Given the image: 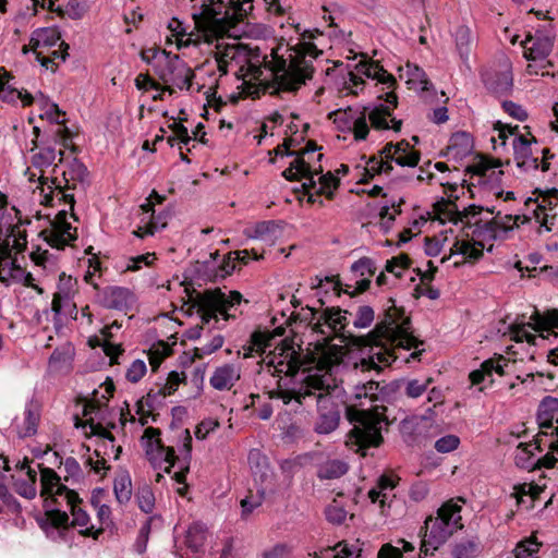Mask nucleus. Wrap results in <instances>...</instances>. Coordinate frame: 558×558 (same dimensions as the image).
Here are the masks:
<instances>
[{"label":"nucleus","mask_w":558,"mask_h":558,"mask_svg":"<svg viewBox=\"0 0 558 558\" xmlns=\"http://www.w3.org/2000/svg\"><path fill=\"white\" fill-rule=\"evenodd\" d=\"M508 365V360L504 356H498L496 360L489 359L484 361L481 364L478 369H474L470 373L469 379L471 381V386H478L488 380L489 384H493V373H497L499 375H504V368Z\"/></svg>","instance_id":"c9c22d12"},{"label":"nucleus","mask_w":558,"mask_h":558,"mask_svg":"<svg viewBox=\"0 0 558 558\" xmlns=\"http://www.w3.org/2000/svg\"><path fill=\"white\" fill-rule=\"evenodd\" d=\"M283 332V327H277L272 332L268 330L255 331L251 337L248 353H245L244 355L251 356L253 353L263 354L268 348L275 345V349L269 351L263 359L267 372L275 376H280L281 374L286 376L296 375L299 373L301 362L292 342L284 339L280 344H277L275 341L276 337L282 336Z\"/></svg>","instance_id":"39448f33"},{"label":"nucleus","mask_w":558,"mask_h":558,"mask_svg":"<svg viewBox=\"0 0 558 558\" xmlns=\"http://www.w3.org/2000/svg\"><path fill=\"white\" fill-rule=\"evenodd\" d=\"M408 68V83L412 85L413 88L420 89V90H429L432 87V84L424 72L423 69L418 68L417 65H407Z\"/></svg>","instance_id":"13d9d810"},{"label":"nucleus","mask_w":558,"mask_h":558,"mask_svg":"<svg viewBox=\"0 0 558 558\" xmlns=\"http://www.w3.org/2000/svg\"><path fill=\"white\" fill-rule=\"evenodd\" d=\"M0 99L8 104L27 105L31 100V94L25 89H16L9 84V81L0 75Z\"/></svg>","instance_id":"49530a36"},{"label":"nucleus","mask_w":558,"mask_h":558,"mask_svg":"<svg viewBox=\"0 0 558 558\" xmlns=\"http://www.w3.org/2000/svg\"><path fill=\"white\" fill-rule=\"evenodd\" d=\"M349 465L341 459H328L318 465L317 476L320 480H335L344 475Z\"/></svg>","instance_id":"37998d69"},{"label":"nucleus","mask_w":558,"mask_h":558,"mask_svg":"<svg viewBox=\"0 0 558 558\" xmlns=\"http://www.w3.org/2000/svg\"><path fill=\"white\" fill-rule=\"evenodd\" d=\"M234 47L232 44L221 46L217 45L216 63L221 75L227 74L229 69H233Z\"/></svg>","instance_id":"6e6d98bb"},{"label":"nucleus","mask_w":558,"mask_h":558,"mask_svg":"<svg viewBox=\"0 0 558 558\" xmlns=\"http://www.w3.org/2000/svg\"><path fill=\"white\" fill-rule=\"evenodd\" d=\"M410 266V258L400 254L399 256L392 257L390 260H386V272L393 274L397 278L402 277V272L408 270Z\"/></svg>","instance_id":"0e129e2a"},{"label":"nucleus","mask_w":558,"mask_h":558,"mask_svg":"<svg viewBox=\"0 0 558 558\" xmlns=\"http://www.w3.org/2000/svg\"><path fill=\"white\" fill-rule=\"evenodd\" d=\"M267 495L266 488H257L241 500L242 517L247 518L255 509L262 506Z\"/></svg>","instance_id":"4d7b16f0"},{"label":"nucleus","mask_w":558,"mask_h":558,"mask_svg":"<svg viewBox=\"0 0 558 558\" xmlns=\"http://www.w3.org/2000/svg\"><path fill=\"white\" fill-rule=\"evenodd\" d=\"M74 219L73 214H69L65 209H61L49 221V226L40 231L44 241L52 248L63 250L72 244L76 239V228H74L69 219Z\"/></svg>","instance_id":"f3484780"},{"label":"nucleus","mask_w":558,"mask_h":558,"mask_svg":"<svg viewBox=\"0 0 558 558\" xmlns=\"http://www.w3.org/2000/svg\"><path fill=\"white\" fill-rule=\"evenodd\" d=\"M105 490L101 488L95 489L92 496V505L96 509L97 518L99 520L100 526L97 529L99 530V534L101 531L106 527H109L113 524L112 517H111V508L106 505L101 504L99 500V495H104Z\"/></svg>","instance_id":"864d4df0"},{"label":"nucleus","mask_w":558,"mask_h":558,"mask_svg":"<svg viewBox=\"0 0 558 558\" xmlns=\"http://www.w3.org/2000/svg\"><path fill=\"white\" fill-rule=\"evenodd\" d=\"M317 150L314 144L308 143L304 149L292 153L287 142L275 149L276 155L294 156L282 175L289 181L304 180L303 187L306 190L310 203L318 202L319 195L331 198L339 184L338 178L331 172L323 174L319 163L323 154Z\"/></svg>","instance_id":"7ed1b4c3"},{"label":"nucleus","mask_w":558,"mask_h":558,"mask_svg":"<svg viewBox=\"0 0 558 558\" xmlns=\"http://www.w3.org/2000/svg\"><path fill=\"white\" fill-rule=\"evenodd\" d=\"M432 383V379L428 378L425 381H420L417 379H412L409 381L404 380H396L386 385V397L390 392H395L401 388V386H405V393L410 398H418L423 395V392L427 389L428 385Z\"/></svg>","instance_id":"c03bdc74"},{"label":"nucleus","mask_w":558,"mask_h":558,"mask_svg":"<svg viewBox=\"0 0 558 558\" xmlns=\"http://www.w3.org/2000/svg\"><path fill=\"white\" fill-rule=\"evenodd\" d=\"M482 78L486 88L498 96L509 94L513 87L512 68L508 60L485 71Z\"/></svg>","instance_id":"393cba45"},{"label":"nucleus","mask_w":558,"mask_h":558,"mask_svg":"<svg viewBox=\"0 0 558 558\" xmlns=\"http://www.w3.org/2000/svg\"><path fill=\"white\" fill-rule=\"evenodd\" d=\"M481 551L478 537L471 536L456 542L451 554L453 558H475Z\"/></svg>","instance_id":"a18cd8bd"},{"label":"nucleus","mask_w":558,"mask_h":558,"mask_svg":"<svg viewBox=\"0 0 558 558\" xmlns=\"http://www.w3.org/2000/svg\"><path fill=\"white\" fill-rule=\"evenodd\" d=\"M284 35L282 41L271 51L269 69L274 80V93L295 92L313 74V60L322 51L311 41L313 34L304 29L292 16L281 26Z\"/></svg>","instance_id":"f257e3e1"},{"label":"nucleus","mask_w":558,"mask_h":558,"mask_svg":"<svg viewBox=\"0 0 558 558\" xmlns=\"http://www.w3.org/2000/svg\"><path fill=\"white\" fill-rule=\"evenodd\" d=\"M384 150H379V159L376 157L369 158L365 161V165L361 168L356 167V178L359 183H366L372 180L375 175L380 174L384 168Z\"/></svg>","instance_id":"8fccbe9b"},{"label":"nucleus","mask_w":558,"mask_h":558,"mask_svg":"<svg viewBox=\"0 0 558 558\" xmlns=\"http://www.w3.org/2000/svg\"><path fill=\"white\" fill-rule=\"evenodd\" d=\"M483 244L480 242H470L457 240L451 248L453 254H460L465 260H477L483 255Z\"/></svg>","instance_id":"603ef678"},{"label":"nucleus","mask_w":558,"mask_h":558,"mask_svg":"<svg viewBox=\"0 0 558 558\" xmlns=\"http://www.w3.org/2000/svg\"><path fill=\"white\" fill-rule=\"evenodd\" d=\"M362 364L368 369H381L384 362V323L378 322L374 331L359 339Z\"/></svg>","instance_id":"412c9836"},{"label":"nucleus","mask_w":558,"mask_h":558,"mask_svg":"<svg viewBox=\"0 0 558 558\" xmlns=\"http://www.w3.org/2000/svg\"><path fill=\"white\" fill-rule=\"evenodd\" d=\"M138 508L145 513H151L155 508V495L148 485L140 487L135 494Z\"/></svg>","instance_id":"052dcab7"},{"label":"nucleus","mask_w":558,"mask_h":558,"mask_svg":"<svg viewBox=\"0 0 558 558\" xmlns=\"http://www.w3.org/2000/svg\"><path fill=\"white\" fill-rule=\"evenodd\" d=\"M527 328L541 332V337L547 338L549 330L558 328V310H549L545 313H539L537 310L531 315V322H515L510 326L511 339L515 342L526 341L530 344H535L536 336L531 333Z\"/></svg>","instance_id":"dca6fc26"},{"label":"nucleus","mask_w":558,"mask_h":558,"mask_svg":"<svg viewBox=\"0 0 558 558\" xmlns=\"http://www.w3.org/2000/svg\"><path fill=\"white\" fill-rule=\"evenodd\" d=\"M147 373V365L144 360L136 359L134 360L125 372V378L130 383H138Z\"/></svg>","instance_id":"69168bd1"},{"label":"nucleus","mask_w":558,"mask_h":558,"mask_svg":"<svg viewBox=\"0 0 558 558\" xmlns=\"http://www.w3.org/2000/svg\"><path fill=\"white\" fill-rule=\"evenodd\" d=\"M348 312L340 308H326L318 314V322L323 323L324 335L339 333L348 325Z\"/></svg>","instance_id":"58836bf2"},{"label":"nucleus","mask_w":558,"mask_h":558,"mask_svg":"<svg viewBox=\"0 0 558 558\" xmlns=\"http://www.w3.org/2000/svg\"><path fill=\"white\" fill-rule=\"evenodd\" d=\"M542 544L535 535H531L520 541L513 549L514 558H538Z\"/></svg>","instance_id":"5fc2aeb1"},{"label":"nucleus","mask_w":558,"mask_h":558,"mask_svg":"<svg viewBox=\"0 0 558 558\" xmlns=\"http://www.w3.org/2000/svg\"><path fill=\"white\" fill-rule=\"evenodd\" d=\"M59 162L53 168V180L51 181L52 187H56L61 182V187L64 192L75 189L78 183H83L87 177L86 167L76 158H64L63 151L59 150Z\"/></svg>","instance_id":"6ab92c4d"},{"label":"nucleus","mask_w":558,"mask_h":558,"mask_svg":"<svg viewBox=\"0 0 558 558\" xmlns=\"http://www.w3.org/2000/svg\"><path fill=\"white\" fill-rule=\"evenodd\" d=\"M463 504L465 500L461 497L451 498L438 508L435 517L429 515L425 520L421 541V550L425 555L438 549L453 533L463 529L461 515Z\"/></svg>","instance_id":"6e6552de"},{"label":"nucleus","mask_w":558,"mask_h":558,"mask_svg":"<svg viewBox=\"0 0 558 558\" xmlns=\"http://www.w3.org/2000/svg\"><path fill=\"white\" fill-rule=\"evenodd\" d=\"M386 174L392 169L391 163L395 162L401 167L413 168L420 160L417 151L413 150L409 143L401 141L397 144H386Z\"/></svg>","instance_id":"c85d7f7f"},{"label":"nucleus","mask_w":558,"mask_h":558,"mask_svg":"<svg viewBox=\"0 0 558 558\" xmlns=\"http://www.w3.org/2000/svg\"><path fill=\"white\" fill-rule=\"evenodd\" d=\"M113 381L108 379L94 389L92 398L84 405V416L87 417V424L84 428L89 429V432H85L86 434L98 438L94 453L117 460L121 453V447L114 444L112 434L100 422H97L98 418H104L107 412V402L113 396Z\"/></svg>","instance_id":"0eeeda50"},{"label":"nucleus","mask_w":558,"mask_h":558,"mask_svg":"<svg viewBox=\"0 0 558 558\" xmlns=\"http://www.w3.org/2000/svg\"><path fill=\"white\" fill-rule=\"evenodd\" d=\"M76 280L71 276L61 274L57 286V292L53 295L52 308L56 312H61L65 302L71 300L75 293Z\"/></svg>","instance_id":"ea45409f"},{"label":"nucleus","mask_w":558,"mask_h":558,"mask_svg":"<svg viewBox=\"0 0 558 558\" xmlns=\"http://www.w3.org/2000/svg\"><path fill=\"white\" fill-rule=\"evenodd\" d=\"M160 432L154 427L144 429L141 438L145 453L154 468L162 469L166 473H170L171 469L178 464L179 470L174 472L173 478L182 486L177 492L183 496L186 492L185 478L190 470L192 437L187 429L181 433L182 447L179 449L180 454H175V450L171 446H165L160 439Z\"/></svg>","instance_id":"20e7f679"},{"label":"nucleus","mask_w":558,"mask_h":558,"mask_svg":"<svg viewBox=\"0 0 558 558\" xmlns=\"http://www.w3.org/2000/svg\"><path fill=\"white\" fill-rule=\"evenodd\" d=\"M495 130L499 132L498 136L501 140L502 145L506 144V140L509 135H514L512 146L518 168L525 172L534 171L539 168L542 171L548 170L549 163L546 159L544 158L542 162H539L538 157L533 155L532 141L521 134L514 133L518 130V125L512 128L511 125L504 124L498 121L495 124Z\"/></svg>","instance_id":"2eb2a0df"},{"label":"nucleus","mask_w":558,"mask_h":558,"mask_svg":"<svg viewBox=\"0 0 558 558\" xmlns=\"http://www.w3.org/2000/svg\"><path fill=\"white\" fill-rule=\"evenodd\" d=\"M242 301V295L238 291L222 292L217 289L214 291H206L197 300L198 314L202 322L210 324L211 320L219 323V319L228 320L233 316L230 311L239 305Z\"/></svg>","instance_id":"ddd939ff"},{"label":"nucleus","mask_w":558,"mask_h":558,"mask_svg":"<svg viewBox=\"0 0 558 558\" xmlns=\"http://www.w3.org/2000/svg\"><path fill=\"white\" fill-rule=\"evenodd\" d=\"M74 347L71 343H64L58 347L49 359V367L54 372L69 369L74 359Z\"/></svg>","instance_id":"a19ab883"},{"label":"nucleus","mask_w":558,"mask_h":558,"mask_svg":"<svg viewBox=\"0 0 558 558\" xmlns=\"http://www.w3.org/2000/svg\"><path fill=\"white\" fill-rule=\"evenodd\" d=\"M57 151L53 147L47 144H37L34 141V146L29 150L28 162L29 166L25 170V175L29 182L37 183L36 190H39L38 199L44 205H53L56 201L64 202L73 209L74 196L66 193L61 187V182L56 187L48 183V178L45 172L49 168H54Z\"/></svg>","instance_id":"423d86ee"},{"label":"nucleus","mask_w":558,"mask_h":558,"mask_svg":"<svg viewBox=\"0 0 558 558\" xmlns=\"http://www.w3.org/2000/svg\"><path fill=\"white\" fill-rule=\"evenodd\" d=\"M331 387V374L328 369L317 368L316 371L305 369L301 373V386L295 389H286L277 391V397L288 404L295 400L299 404L307 400L315 401L317 404L323 402L328 390Z\"/></svg>","instance_id":"f8f14e48"},{"label":"nucleus","mask_w":558,"mask_h":558,"mask_svg":"<svg viewBox=\"0 0 558 558\" xmlns=\"http://www.w3.org/2000/svg\"><path fill=\"white\" fill-rule=\"evenodd\" d=\"M232 47H234L233 69L235 73L241 72L245 75V70H248L251 66H255L253 59L256 56H254L252 49L242 43L234 41L232 43Z\"/></svg>","instance_id":"de8ad7c7"},{"label":"nucleus","mask_w":558,"mask_h":558,"mask_svg":"<svg viewBox=\"0 0 558 558\" xmlns=\"http://www.w3.org/2000/svg\"><path fill=\"white\" fill-rule=\"evenodd\" d=\"M33 104L37 106L39 110L38 116L40 119H46L50 123H54L58 125L64 122V113L61 112L58 106L54 102L50 101L43 93L38 92L36 93V95L31 94L29 102L23 106L25 107Z\"/></svg>","instance_id":"4c0bfd02"},{"label":"nucleus","mask_w":558,"mask_h":558,"mask_svg":"<svg viewBox=\"0 0 558 558\" xmlns=\"http://www.w3.org/2000/svg\"><path fill=\"white\" fill-rule=\"evenodd\" d=\"M533 209L534 218L545 231H551L557 217L556 208L558 207V191L550 190L539 198L534 201Z\"/></svg>","instance_id":"cd10ccee"},{"label":"nucleus","mask_w":558,"mask_h":558,"mask_svg":"<svg viewBox=\"0 0 558 558\" xmlns=\"http://www.w3.org/2000/svg\"><path fill=\"white\" fill-rule=\"evenodd\" d=\"M435 211L441 223H445L446 221H452L454 223L458 221H465L470 225H477L481 220L475 217L481 214L482 208L475 205H470L460 209L454 201L448 199L437 203Z\"/></svg>","instance_id":"b1692460"},{"label":"nucleus","mask_w":558,"mask_h":558,"mask_svg":"<svg viewBox=\"0 0 558 558\" xmlns=\"http://www.w3.org/2000/svg\"><path fill=\"white\" fill-rule=\"evenodd\" d=\"M113 492L119 504L123 505L130 501L132 497V480L128 471L119 472L113 481Z\"/></svg>","instance_id":"09e8293b"},{"label":"nucleus","mask_w":558,"mask_h":558,"mask_svg":"<svg viewBox=\"0 0 558 558\" xmlns=\"http://www.w3.org/2000/svg\"><path fill=\"white\" fill-rule=\"evenodd\" d=\"M88 10L87 0H69L64 14L72 20L82 19Z\"/></svg>","instance_id":"774afa93"},{"label":"nucleus","mask_w":558,"mask_h":558,"mask_svg":"<svg viewBox=\"0 0 558 558\" xmlns=\"http://www.w3.org/2000/svg\"><path fill=\"white\" fill-rule=\"evenodd\" d=\"M80 499L77 501H73L70 505H63L61 511L58 512L61 518V523H65L69 520L68 511L72 514V525L80 527V533L86 536H92L97 538L99 535V530H96L93 524H90V518L80 507Z\"/></svg>","instance_id":"7c9ffc66"},{"label":"nucleus","mask_w":558,"mask_h":558,"mask_svg":"<svg viewBox=\"0 0 558 558\" xmlns=\"http://www.w3.org/2000/svg\"><path fill=\"white\" fill-rule=\"evenodd\" d=\"M163 197L153 192L146 202L141 205V220L138 227L133 231V234L137 238H144L146 235H153L158 230L163 229L167 226L169 213L161 210L156 213L155 204H161Z\"/></svg>","instance_id":"a211bd4d"},{"label":"nucleus","mask_w":558,"mask_h":558,"mask_svg":"<svg viewBox=\"0 0 558 558\" xmlns=\"http://www.w3.org/2000/svg\"><path fill=\"white\" fill-rule=\"evenodd\" d=\"M532 444H519L515 450L514 461L515 464L525 470H534V469H551L555 463L558 462V457L554 456L550 451H548L542 458H537L534 451L531 449Z\"/></svg>","instance_id":"c756f323"},{"label":"nucleus","mask_w":558,"mask_h":558,"mask_svg":"<svg viewBox=\"0 0 558 558\" xmlns=\"http://www.w3.org/2000/svg\"><path fill=\"white\" fill-rule=\"evenodd\" d=\"M558 418V399L546 397L543 399L537 411V423L539 433L535 438L534 449L543 451L544 438L549 436V432L557 425Z\"/></svg>","instance_id":"5701e85b"},{"label":"nucleus","mask_w":558,"mask_h":558,"mask_svg":"<svg viewBox=\"0 0 558 558\" xmlns=\"http://www.w3.org/2000/svg\"><path fill=\"white\" fill-rule=\"evenodd\" d=\"M472 41L471 31L466 26H460L456 31V44L462 59L466 60Z\"/></svg>","instance_id":"e2e57ef3"},{"label":"nucleus","mask_w":558,"mask_h":558,"mask_svg":"<svg viewBox=\"0 0 558 558\" xmlns=\"http://www.w3.org/2000/svg\"><path fill=\"white\" fill-rule=\"evenodd\" d=\"M351 270L355 277H361V280L357 281L360 291L366 290L371 282L369 278L375 272L373 259L368 257L361 258L351 266Z\"/></svg>","instance_id":"3c124183"},{"label":"nucleus","mask_w":558,"mask_h":558,"mask_svg":"<svg viewBox=\"0 0 558 558\" xmlns=\"http://www.w3.org/2000/svg\"><path fill=\"white\" fill-rule=\"evenodd\" d=\"M386 366L400 359L398 351H409L422 344L412 333L410 316L389 298L386 302Z\"/></svg>","instance_id":"9d476101"},{"label":"nucleus","mask_w":558,"mask_h":558,"mask_svg":"<svg viewBox=\"0 0 558 558\" xmlns=\"http://www.w3.org/2000/svg\"><path fill=\"white\" fill-rule=\"evenodd\" d=\"M356 402L347 407L345 415L353 425L348 435L347 445L355 446L356 451L377 447L381 441V422L384 420V388L375 380L357 387Z\"/></svg>","instance_id":"f03ea898"},{"label":"nucleus","mask_w":558,"mask_h":558,"mask_svg":"<svg viewBox=\"0 0 558 558\" xmlns=\"http://www.w3.org/2000/svg\"><path fill=\"white\" fill-rule=\"evenodd\" d=\"M135 302V295L126 288L109 287L102 293V303L108 308L126 312L133 307Z\"/></svg>","instance_id":"f704fd0d"},{"label":"nucleus","mask_w":558,"mask_h":558,"mask_svg":"<svg viewBox=\"0 0 558 558\" xmlns=\"http://www.w3.org/2000/svg\"><path fill=\"white\" fill-rule=\"evenodd\" d=\"M39 420V405L32 401L26 404L23 416L14 420L13 428L20 438L31 437L37 433Z\"/></svg>","instance_id":"2f4dec72"},{"label":"nucleus","mask_w":558,"mask_h":558,"mask_svg":"<svg viewBox=\"0 0 558 558\" xmlns=\"http://www.w3.org/2000/svg\"><path fill=\"white\" fill-rule=\"evenodd\" d=\"M37 469L36 465L34 466V461L28 458L14 463L13 488L21 497L34 499L37 496Z\"/></svg>","instance_id":"4be33fe9"},{"label":"nucleus","mask_w":558,"mask_h":558,"mask_svg":"<svg viewBox=\"0 0 558 558\" xmlns=\"http://www.w3.org/2000/svg\"><path fill=\"white\" fill-rule=\"evenodd\" d=\"M327 551L333 553V558H359L362 547L359 541L355 543L340 542L336 546L328 548Z\"/></svg>","instance_id":"bf43d9fd"},{"label":"nucleus","mask_w":558,"mask_h":558,"mask_svg":"<svg viewBox=\"0 0 558 558\" xmlns=\"http://www.w3.org/2000/svg\"><path fill=\"white\" fill-rule=\"evenodd\" d=\"M60 32L56 27H41L32 33L29 46L43 66L48 69V59L44 57L46 51L57 47L61 43Z\"/></svg>","instance_id":"bb28decb"},{"label":"nucleus","mask_w":558,"mask_h":558,"mask_svg":"<svg viewBox=\"0 0 558 558\" xmlns=\"http://www.w3.org/2000/svg\"><path fill=\"white\" fill-rule=\"evenodd\" d=\"M185 380V375L183 372H177L172 371L168 374V377L166 379V383L160 388V392L163 396H171L173 395L179 386Z\"/></svg>","instance_id":"338daca9"},{"label":"nucleus","mask_w":558,"mask_h":558,"mask_svg":"<svg viewBox=\"0 0 558 558\" xmlns=\"http://www.w3.org/2000/svg\"><path fill=\"white\" fill-rule=\"evenodd\" d=\"M36 468L40 472V496L45 499L48 511L60 512L63 505L78 500L77 493L63 485L52 469L41 468L40 464H36Z\"/></svg>","instance_id":"4468645a"},{"label":"nucleus","mask_w":558,"mask_h":558,"mask_svg":"<svg viewBox=\"0 0 558 558\" xmlns=\"http://www.w3.org/2000/svg\"><path fill=\"white\" fill-rule=\"evenodd\" d=\"M121 325L114 322L111 325L105 326L101 329V337H90L88 343L90 347H101L105 354L109 357L110 365L118 362V356L123 352L120 344L112 343L110 338L113 337L114 330H119Z\"/></svg>","instance_id":"473e14b6"},{"label":"nucleus","mask_w":558,"mask_h":558,"mask_svg":"<svg viewBox=\"0 0 558 558\" xmlns=\"http://www.w3.org/2000/svg\"><path fill=\"white\" fill-rule=\"evenodd\" d=\"M25 270L12 258L9 246H0V281L7 286L24 279Z\"/></svg>","instance_id":"e433bc0d"},{"label":"nucleus","mask_w":558,"mask_h":558,"mask_svg":"<svg viewBox=\"0 0 558 558\" xmlns=\"http://www.w3.org/2000/svg\"><path fill=\"white\" fill-rule=\"evenodd\" d=\"M362 76L371 80L377 86L384 83V68L378 61L364 60L359 62L355 65V71H349L343 77V89L349 94L357 95L366 84Z\"/></svg>","instance_id":"aec40b11"},{"label":"nucleus","mask_w":558,"mask_h":558,"mask_svg":"<svg viewBox=\"0 0 558 558\" xmlns=\"http://www.w3.org/2000/svg\"><path fill=\"white\" fill-rule=\"evenodd\" d=\"M207 537V527L201 522H194L189 526L186 531L185 545L193 553H199L203 550Z\"/></svg>","instance_id":"79ce46f5"},{"label":"nucleus","mask_w":558,"mask_h":558,"mask_svg":"<svg viewBox=\"0 0 558 558\" xmlns=\"http://www.w3.org/2000/svg\"><path fill=\"white\" fill-rule=\"evenodd\" d=\"M398 98L393 92H386V130L400 131L402 121L391 117V110L397 107Z\"/></svg>","instance_id":"680f3d73"},{"label":"nucleus","mask_w":558,"mask_h":558,"mask_svg":"<svg viewBox=\"0 0 558 558\" xmlns=\"http://www.w3.org/2000/svg\"><path fill=\"white\" fill-rule=\"evenodd\" d=\"M241 377V368L232 363H226L216 367L209 378V384L215 390L228 391Z\"/></svg>","instance_id":"72a5a7b5"},{"label":"nucleus","mask_w":558,"mask_h":558,"mask_svg":"<svg viewBox=\"0 0 558 558\" xmlns=\"http://www.w3.org/2000/svg\"><path fill=\"white\" fill-rule=\"evenodd\" d=\"M142 60L149 64L162 81V92L172 95L174 88L190 90L194 77L193 70L178 54H172L157 47L146 48L141 52Z\"/></svg>","instance_id":"1a4fd4ad"},{"label":"nucleus","mask_w":558,"mask_h":558,"mask_svg":"<svg viewBox=\"0 0 558 558\" xmlns=\"http://www.w3.org/2000/svg\"><path fill=\"white\" fill-rule=\"evenodd\" d=\"M555 36L547 31L537 29L534 35L527 34L521 46L524 58L532 61L545 60L551 52Z\"/></svg>","instance_id":"a878e982"},{"label":"nucleus","mask_w":558,"mask_h":558,"mask_svg":"<svg viewBox=\"0 0 558 558\" xmlns=\"http://www.w3.org/2000/svg\"><path fill=\"white\" fill-rule=\"evenodd\" d=\"M366 114L373 128L377 130L384 129V104H378L372 107H365L364 111H359L352 108L338 109L328 114V118L333 122L338 130L341 132H352L354 138L365 140L368 134V125Z\"/></svg>","instance_id":"9b49d317"}]
</instances>
